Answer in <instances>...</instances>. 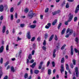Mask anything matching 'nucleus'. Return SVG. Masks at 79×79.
<instances>
[{"label":"nucleus","instance_id":"680f3d73","mask_svg":"<svg viewBox=\"0 0 79 79\" xmlns=\"http://www.w3.org/2000/svg\"><path fill=\"white\" fill-rule=\"evenodd\" d=\"M29 60L27 59V64H29Z\"/></svg>","mask_w":79,"mask_h":79},{"label":"nucleus","instance_id":"a211bd4d","mask_svg":"<svg viewBox=\"0 0 79 79\" xmlns=\"http://www.w3.org/2000/svg\"><path fill=\"white\" fill-rule=\"evenodd\" d=\"M36 64V63L34 62V63L32 64L31 66V67L32 68H34V67H35V66Z\"/></svg>","mask_w":79,"mask_h":79},{"label":"nucleus","instance_id":"c9c22d12","mask_svg":"<svg viewBox=\"0 0 79 79\" xmlns=\"http://www.w3.org/2000/svg\"><path fill=\"white\" fill-rule=\"evenodd\" d=\"M74 51H75V52H76V53H78L79 52V51L77 50V49H76V48H74Z\"/></svg>","mask_w":79,"mask_h":79},{"label":"nucleus","instance_id":"4d7b16f0","mask_svg":"<svg viewBox=\"0 0 79 79\" xmlns=\"http://www.w3.org/2000/svg\"><path fill=\"white\" fill-rule=\"evenodd\" d=\"M20 19H18L17 21V23H20Z\"/></svg>","mask_w":79,"mask_h":79},{"label":"nucleus","instance_id":"cd10ccee","mask_svg":"<svg viewBox=\"0 0 79 79\" xmlns=\"http://www.w3.org/2000/svg\"><path fill=\"white\" fill-rule=\"evenodd\" d=\"M76 61L75 60L73 59V64L74 65H76Z\"/></svg>","mask_w":79,"mask_h":79},{"label":"nucleus","instance_id":"20e7f679","mask_svg":"<svg viewBox=\"0 0 79 79\" xmlns=\"http://www.w3.org/2000/svg\"><path fill=\"white\" fill-rule=\"evenodd\" d=\"M75 73L77 77L79 76V72L78 71V68L77 67L75 68Z\"/></svg>","mask_w":79,"mask_h":79},{"label":"nucleus","instance_id":"864d4df0","mask_svg":"<svg viewBox=\"0 0 79 79\" xmlns=\"http://www.w3.org/2000/svg\"><path fill=\"white\" fill-rule=\"evenodd\" d=\"M58 45L56 46L57 48H58L59 47H60V44L59 43H58L57 44Z\"/></svg>","mask_w":79,"mask_h":79},{"label":"nucleus","instance_id":"2f4dec72","mask_svg":"<svg viewBox=\"0 0 79 79\" xmlns=\"http://www.w3.org/2000/svg\"><path fill=\"white\" fill-rule=\"evenodd\" d=\"M75 41L77 43H78V42L79 41V39L78 38H75Z\"/></svg>","mask_w":79,"mask_h":79},{"label":"nucleus","instance_id":"7c9ffc66","mask_svg":"<svg viewBox=\"0 0 79 79\" xmlns=\"http://www.w3.org/2000/svg\"><path fill=\"white\" fill-rule=\"evenodd\" d=\"M35 37H33L31 40V42H33V41H34V40H35Z\"/></svg>","mask_w":79,"mask_h":79},{"label":"nucleus","instance_id":"a878e982","mask_svg":"<svg viewBox=\"0 0 79 79\" xmlns=\"http://www.w3.org/2000/svg\"><path fill=\"white\" fill-rule=\"evenodd\" d=\"M22 52V51H21V50H20L19 53V57H20V58H21V53Z\"/></svg>","mask_w":79,"mask_h":79},{"label":"nucleus","instance_id":"0eeeda50","mask_svg":"<svg viewBox=\"0 0 79 79\" xmlns=\"http://www.w3.org/2000/svg\"><path fill=\"white\" fill-rule=\"evenodd\" d=\"M61 68V69H60V71L61 73H62V72H63L64 71V65L62 64L60 66Z\"/></svg>","mask_w":79,"mask_h":79},{"label":"nucleus","instance_id":"37998d69","mask_svg":"<svg viewBox=\"0 0 79 79\" xmlns=\"http://www.w3.org/2000/svg\"><path fill=\"white\" fill-rule=\"evenodd\" d=\"M50 61H48L47 64V67H48V66H49V64H50Z\"/></svg>","mask_w":79,"mask_h":79},{"label":"nucleus","instance_id":"5fc2aeb1","mask_svg":"<svg viewBox=\"0 0 79 79\" xmlns=\"http://www.w3.org/2000/svg\"><path fill=\"white\" fill-rule=\"evenodd\" d=\"M20 26L21 27H23L24 26V24H21L20 25Z\"/></svg>","mask_w":79,"mask_h":79},{"label":"nucleus","instance_id":"4c0bfd02","mask_svg":"<svg viewBox=\"0 0 79 79\" xmlns=\"http://www.w3.org/2000/svg\"><path fill=\"white\" fill-rule=\"evenodd\" d=\"M49 10V9L48 8H47L45 10V13H47Z\"/></svg>","mask_w":79,"mask_h":79},{"label":"nucleus","instance_id":"473e14b6","mask_svg":"<svg viewBox=\"0 0 79 79\" xmlns=\"http://www.w3.org/2000/svg\"><path fill=\"white\" fill-rule=\"evenodd\" d=\"M52 64L53 67H55V63L54 61H52Z\"/></svg>","mask_w":79,"mask_h":79},{"label":"nucleus","instance_id":"9b49d317","mask_svg":"<svg viewBox=\"0 0 79 79\" xmlns=\"http://www.w3.org/2000/svg\"><path fill=\"white\" fill-rule=\"evenodd\" d=\"M3 50H4V47L2 46L0 48V53H2L3 52Z\"/></svg>","mask_w":79,"mask_h":79},{"label":"nucleus","instance_id":"c03bdc74","mask_svg":"<svg viewBox=\"0 0 79 79\" xmlns=\"http://www.w3.org/2000/svg\"><path fill=\"white\" fill-rule=\"evenodd\" d=\"M21 40V38H19V36H18L17 37V41L18 42V41L19 40Z\"/></svg>","mask_w":79,"mask_h":79},{"label":"nucleus","instance_id":"9d476101","mask_svg":"<svg viewBox=\"0 0 79 79\" xmlns=\"http://www.w3.org/2000/svg\"><path fill=\"white\" fill-rule=\"evenodd\" d=\"M60 12V10L55 11V12H52V15H56V14L59 13Z\"/></svg>","mask_w":79,"mask_h":79},{"label":"nucleus","instance_id":"58836bf2","mask_svg":"<svg viewBox=\"0 0 79 79\" xmlns=\"http://www.w3.org/2000/svg\"><path fill=\"white\" fill-rule=\"evenodd\" d=\"M0 63L1 64H2L3 63V58H1L0 60Z\"/></svg>","mask_w":79,"mask_h":79},{"label":"nucleus","instance_id":"2eb2a0df","mask_svg":"<svg viewBox=\"0 0 79 79\" xmlns=\"http://www.w3.org/2000/svg\"><path fill=\"white\" fill-rule=\"evenodd\" d=\"M57 23V19H55L52 23V25L53 26H55L56 23Z\"/></svg>","mask_w":79,"mask_h":79},{"label":"nucleus","instance_id":"e433bc0d","mask_svg":"<svg viewBox=\"0 0 79 79\" xmlns=\"http://www.w3.org/2000/svg\"><path fill=\"white\" fill-rule=\"evenodd\" d=\"M35 53V50H33L31 52V54L32 55H34Z\"/></svg>","mask_w":79,"mask_h":79},{"label":"nucleus","instance_id":"49530a36","mask_svg":"<svg viewBox=\"0 0 79 79\" xmlns=\"http://www.w3.org/2000/svg\"><path fill=\"white\" fill-rule=\"evenodd\" d=\"M3 19V15L1 16L0 17V20L2 21V20Z\"/></svg>","mask_w":79,"mask_h":79},{"label":"nucleus","instance_id":"bf43d9fd","mask_svg":"<svg viewBox=\"0 0 79 79\" xmlns=\"http://www.w3.org/2000/svg\"><path fill=\"white\" fill-rule=\"evenodd\" d=\"M3 79H8V76H5L3 78Z\"/></svg>","mask_w":79,"mask_h":79},{"label":"nucleus","instance_id":"f257e3e1","mask_svg":"<svg viewBox=\"0 0 79 79\" xmlns=\"http://www.w3.org/2000/svg\"><path fill=\"white\" fill-rule=\"evenodd\" d=\"M73 30L71 29H70L69 28H68L67 30L66 33L67 34L66 36L65 37L67 38H68L69 36V35H71L73 34Z\"/></svg>","mask_w":79,"mask_h":79},{"label":"nucleus","instance_id":"393cba45","mask_svg":"<svg viewBox=\"0 0 79 79\" xmlns=\"http://www.w3.org/2000/svg\"><path fill=\"white\" fill-rule=\"evenodd\" d=\"M66 47V44H64L61 48V50H63Z\"/></svg>","mask_w":79,"mask_h":79},{"label":"nucleus","instance_id":"4be33fe9","mask_svg":"<svg viewBox=\"0 0 79 79\" xmlns=\"http://www.w3.org/2000/svg\"><path fill=\"white\" fill-rule=\"evenodd\" d=\"M11 70L12 72H13V73H14V72H15V69L14 68V67H13V66H12L11 67Z\"/></svg>","mask_w":79,"mask_h":79},{"label":"nucleus","instance_id":"4468645a","mask_svg":"<svg viewBox=\"0 0 79 79\" xmlns=\"http://www.w3.org/2000/svg\"><path fill=\"white\" fill-rule=\"evenodd\" d=\"M29 8H25L24 10V12H25V13H27L28 12H29Z\"/></svg>","mask_w":79,"mask_h":79},{"label":"nucleus","instance_id":"f03ea898","mask_svg":"<svg viewBox=\"0 0 79 79\" xmlns=\"http://www.w3.org/2000/svg\"><path fill=\"white\" fill-rule=\"evenodd\" d=\"M73 18V15L70 13L69 15V19L68 21L65 22V25H68V22H70L72 20V19Z\"/></svg>","mask_w":79,"mask_h":79},{"label":"nucleus","instance_id":"aec40b11","mask_svg":"<svg viewBox=\"0 0 79 79\" xmlns=\"http://www.w3.org/2000/svg\"><path fill=\"white\" fill-rule=\"evenodd\" d=\"M24 77L25 79H27L28 77V74L27 73H26L24 75Z\"/></svg>","mask_w":79,"mask_h":79},{"label":"nucleus","instance_id":"13d9d810","mask_svg":"<svg viewBox=\"0 0 79 79\" xmlns=\"http://www.w3.org/2000/svg\"><path fill=\"white\" fill-rule=\"evenodd\" d=\"M10 65H8L7 67L6 70H8V69H10Z\"/></svg>","mask_w":79,"mask_h":79},{"label":"nucleus","instance_id":"6e6d98bb","mask_svg":"<svg viewBox=\"0 0 79 79\" xmlns=\"http://www.w3.org/2000/svg\"><path fill=\"white\" fill-rule=\"evenodd\" d=\"M44 64V62H40V65H41V66H42V64Z\"/></svg>","mask_w":79,"mask_h":79},{"label":"nucleus","instance_id":"5701e85b","mask_svg":"<svg viewBox=\"0 0 79 79\" xmlns=\"http://www.w3.org/2000/svg\"><path fill=\"white\" fill-rule=\"evenodd\" d=\"M10 11L11 13L13 12L14 11V8L13 7H11L10 10Z\"/></svg>","mask_w":79,"mask_h":79},{"label":"nucleus","instance_id":"f8f14e48","mask_svg":"<svg viewBox=\"0 0 79 79\" xmlns=\"http://www.w3.org/2000/svg\"><path fill=\"white\" fill-rule=\"evenodd\" d=\"M27 37L28 39H30V32L28 31L27 34Z\"/></svg>","mask_w":79,"mask_h":79},{"label":"nucleus","instance_id":"72a5a7b5","mask_svg":"<svg viewBox=\"0 0 79 79\" xmlns=\"http://www.w3.org/2000/svg\"><path fill=\"white\" fill-rule=\"evenodd\" d=\"M39 72V70H36L35 71V74H38Z\"/></svg>","mask_w":79,"mask_h":79},{"label":"nucleus","instance_id":"39448f33","mask_svg":"<svg viewBox=\"0 0 79 79\" xmlns=\"http://www.w3.org/2000/svg\"><path fill=\"white\" fill-rule=\"evenodd\" d=\"M51 23H48L47 25L45 26L46 29H49V27H51Z\"/></svg>","mask_w":79,"mask_h":79},{"label":"nucleus","instance_id":"0e129e2a","mask_svg":"<svg viewBox=\"0 0 79 79\" xmlns=\"http://www.w3.org/2000/svg\"><path fill=\"white\" fill-rule=\"evenodd\" d=\"M4 7H5L6 8V9H7V8H8V6H7V5L5 4L4 5Z\"/></svg>","mask_w":79,"mask_h":79},{"label":"nucleus","instance_id":"8fccbe9b","mask_svg":"<svg viewBox=\"0 0 79 79\" xmlns=\"http://www.w3.org/2000/svg\"><path fill=\"white\" fill-rule=\"evenodd\" d=\"M48 34H46L45 35V39H47V37H48Z\"/></svg>","mask_w":79,"mask_h":79},{"label":"nucleus","instance_id":"1a4fd4ad","mask_svg":"<svg viewBox=\"0 0 79 79\" xmlns=\"http://www.w3.org/2000/svg\"><path fill=\"white\" fill-rule=\"evenodd\" d=\"M79 5H78L77 7L76 10L75 11V13H77V12L79 11Z\"/></svg>","mask_w":79,"mask_h":79},{"label":"nucleus","instance_id":"6e6552de","mask_svg":"<svg viewBox=\"0 0 79 79\" xmlns=\"http://www.w3.org/2000/svg\"><path fill=\"white\" fill-rule=\"evenodd\" d=\"M71 51L70 54L71 55H73V46L71 47Z\"/></svg>","mask_w":79,"mask_h":79},{"label":"nucleus","instance_id":"ddd939ff","mask_svg":"<svg viewBox=\"0 0 79 79\" xmlns=\"http://www.w3.org/2000/svg\"><path fill=\"white\" fill-rule=\"evenodd\" d=\"M6 31V27H5V26H3L2 27V32L3 33H5Z\"/></svg>","mask_w":79,"mask_h":79},{"label":"nucleus","instance_id":"bb28decb","mask_svg":"<svg viewBox=\"0 0 79 79\" xmlns=\"http://www.w3.org/2000/svg\"><path fill=\"white\" fill-rule=\"evenodd\" d=\"M66 69L67 70H68V69H69V66L68 65V64H66Z\"/></svg>","mask_w":79,"mask_h":79},{"label":"nucleus","instance_id":"423d86ee","mask_svg":"<svg viewBox=\"0 0 79 79\" xmlns=\"http://www.w3.org/2000/svg\"><path fill=\"white\" fill-rule=\"evenodd\" d=\"M3 10H4V6L3 5H0V11L2 12L3 11Z\"/></svg>","mask_w":79,"mask_h":79},{"label":"nucleus","instance_id":"c756f323","mask_svg":"<svg viewBox=\"0 0 79 79\" xmlns=\"http://www.w3.org/2000/svg\"><path fill=\"white\" fill-rule=\"evenodd\" d=\"M55 40H56V41L58 40V37H57V35H56L55 36Z\"/></svg>","mask_w":79,"mask_h":79},{"label":"nucleus","instance_id":"6ab92c4d","mask_svg":"<svg viewBox=\"0 0 79 79\" xmlns=\"http://www.w3.org/2000/svg\"><path fill=\"white\" fill-rule=\"evenodd\" d=\"M64 61H65V60H64V57H63L61 59V63H63Z\"/></svg>","mask_w":79,"mask_h":79},{"label":"nucleus","instance_id":"f3484780","mask_svg":"<svg viewBox=\"0 0 79 79\" xmlns=\"http://www.w3.org/2000/svg\"><path fill=\"white\" fill-rule=\"evenodd\" d=\"M54 37V35H52L50 38L49 39V42H50L53 39V37Z\"/></svg>","mask_w":79,"mask_h":79},{"label":"nucleus","instance_id":"69168bd1","mask_svg":"<svg viewBox=\"0 0 79 79\" xmlns=\"http://www.w3.org/2000/svg\"><path fill=\"white\" fill-rule=\"evenodd\" d=\"M34 60L32 59L30 61V63H32L33 62H34Z\"/></svg>","mask_w":79,"mask_h":79},{"label":"nucleus","instance_id":"de8ad7c7","mask_svg":"<svg viewBox=\"0 0 79 79\" xmlns=\"http://www.w3.org/2000/svg\"><path fill=\"white\" fill-rule=\"evenodd\" d=\"M8 64H9V62H6V63L5 64V67H6V66H7V65H8Z\"/></svg>","mask_w":79,"mask_h":79},{"label":"nucleus","instance_id":"a18cd8bd","mask_svg":"<svg viewBox=\"0 0 79 79\" xmlns=\"http://www.w3.org/2000/svg\"><path fill=\"white\" fill-rule=\"evenodd\" d=\"M65 4H66V3H65V2H63L62 4L61 5V6H64Z\"/></svg>","mask_w":79,"mask_h":79},{"label":"nucleus","instance_id":"774afa93","mask_svg":"<svg viewBox=\"0 0 79 79\" xmlns=\"http://www.w3.org/2000/svg\"><path fill=\"white\" fill-rule=\"evenodd\" d=\"M70 67L71 68L73 69V64H71L70 65Z\"/></svg>","mask_w":79,"mask_h":79},{"label":"nucleus","instance_id":"e2e57ef3","mask_svg":"<svg viewBox=\"0 0 79 79\" xmlns=\"http://www.w3.org/2000/svg\"><path fill=\"white\" fill-rule=\"evenodd\" d=\"M21 1H20L19 3L17 4V5H19L21 4Z\"/></svg>","mask_w":79,"mask_h":79},{"label":"nucleus","instance_id":"338daca9","mask_svg":"<svg viewBox=\"0 0 79 79\" xmlns=\"http://www.w3.org/2000/svg\"><path fill=\"white\" fill-rule=\"evenodd\" d=\"M43 15H40V18H41V19H43Z\"/></svg>","mask_w":79,"mask_h":79},{"label":"nucleus","instance_id":"c85d7f7f","mask_svg":"<svg viewBox=\"0 0 79 79\" xmlns=\"http://www.w3.org/2000/svg\"><path fill=\"white\" fill-rule=\"evenodd\" d=\"M10 19L12 21L13 19V15L11 14L10 16Z\"/></svg>","mask_w":79,"mask_h":79},{"label":"nucleus","instance_id":"3c124183","mask_svg":"<svg viewBox=\"0 0 79 79\" xmlns=\"http://www.w3.org/2000/svg\"><path fill=\"white\" fill-rule=\"evenodd\" d=\"M42 49H43V50H46L47 48H46V47L45 46H43L42 47Z\"/></svg>","mask_w":79,"mask_h":79},{"label":"nucleus","instance_id":"79ce46f5","mask_svg":"<svg viewBox=\"0 0 79 79\" xmlns=\"http://www.w3.org/2000/svg\"><path fill=\"white\" fill-rule=\"evenodd\" d=\"M9 46H8V45H7L6 46V50L7 51H8V50H9Z\"/></svg>","mask_w":79,"mask_h":79},{"label":"nucleus","instance_id":"09e8293b","mask_svg":"<svg viewBox=\"0 0 79 79\" xmlns=\"http://www.w3.org/2000/svg\"><path fill=\"white\" fill-rule=\"evenodd\" d=\"M48 73L49 74H51V70L49 69L48 70Z\"/></svg>","mask_w":79,"mask_h":79},{"label":"nucleus","instance_id":"b1692460","mask_svg":"<svg viewBox=\"0 0 79 79\" xmlns=\"http://www.w3.org/2000/svg\"><path fill=\"white\" fill-rule=\"evenodd\" d=\"M61 23H60L58 25V29H60V27H61Z\"/></svg>","mask_w":79,"mask_h":79},{"label":"nucleus","instance_id":"ea45409f","mask_svg":"<svg viewBox=\"0 0 79 79\" xmlns=\"http://www.w3.org/2000/svg\"><path fill=\"white\" fill-rule=\"evenodd\" d=\"M69 6V4H68V3H67V4L66 5V8H68Z\"/></svg>","mask_w":79,"mask_h":79},{"label":"nucleus","instance_id":"052dcab7","mask_svg":"<svg viewBox=\"0 0 79 79\" xmlns=\"http://www.w3.org/2000/svg\"><path fill=\"white\" fill-rule=\"evenodd\" d=\"M77 17H75L74 18V21H77Z\"/></svg>","mask_w":79,"mask_h":79},{"label":"nucleus","instance_id":"603ef678","mask_svg":"<svg viewBox=\"0 0 79 79\" xmlns=\"http://www.w3.org/2000/svg\"><path fill=\"white\" fill-rule=\"evenodd\" d=\"M43 45H44V46L46 45V41H45V40H44V41L43 43Z\"/></svg>","mask_w":79,"mask_h":79},{"label":"nucleus","instance_id":"a19ab883","mask_svg":"<svg viewBox=\"0 0 79 79\" xmlns=\"http://www.w3.org/2000/svg\"><path fill=\"white\" fill-rule=\"evenodd\" d=\"M32 47H33V48H34V49H35V47H36L35 44H33Z\"/></svg>","mask_w":79,"mask_h":79},{"label":"nucleus","instance_id":"f704fd0d","mask_svg":"<svg viewBox=\"0 0 79 79\" xmlns=\"http://www.w3.org/2000/svg\"><path fill=\"white\" fill-rule=\"evenodd\" d=\"M15 18L17 19L18 18V14L17 13H16L15 15Z\"/></svg>","mask_w":79,"mask_h":79},{"label":"nucleus","instance_id":"7ed1b4c3","mask_svg":"<svg viewBox=\"0 0 79 79\" xmlns=\"http://www.w3.org/2000/svg\"><path fill=\"white\" fill-rule=\"evenodd\" d=\"M30 18H33L35 15V14H33V11L32 10H31L30 11Z\"/></svg>","mask_w":79,"mask_h":79},{"label":"nucleus","instance_id":"dca6fc26","mask_svg":"<svg viewBox=\"0 0 79 79\" xmlns=\"http://www.w3.org/2000/svg\"><path fill=\"white\" fill-rule=\"evenodd\" d=\"M36 27V25L35 24H33L30 26V27L32 29H34Z\"/></svg>","mask_w":79,"mask_h":79},{"label":"nucleus","instance_id":"412c9836","mask_svg":"<svg viewBox=\"0 0 79 79\" xmlns=\"http://www.w3.org/2000/svg\"><path fill=\"white\" fill-rule=\"evenodd\" d=\"M66 31V29L65 28H64L63 30L62 31L61 34L62 35H63L64 33L65 32V31Z\"/></svg>","mask_w":79,"mask_h":79}]
</instances>
